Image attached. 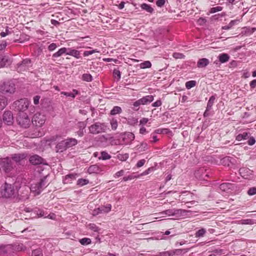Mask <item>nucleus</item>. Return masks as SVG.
Listing matches in <instances>:
<instances>
[{
    "label": "nucleus",
    "instance_id": "obj_51",
    "mask_svg": "<svg viewBox=\"0 0 256 256\" xmlns=\"http://www.w3.org/2000/svg\"><path fill=\"white\" fill-rule=\"evenodd\" d=\"M152 170H153V168H149L148 170H146L145 171H144V172L141 173L138 176H140V178L142 176H146V175L149 174Z\"/></svg>",
    "mask_w": 256,
    "mask_h": 256
},
{
    "label": "nucleus",
    "instance_id": "obj_52",
    "mask_svg": "<svg viewBox=\"0 0 256 256\" xmlns=\"http://www.w3.org/2000/svg\"><path fill=\"white\" fill-rule=\"evenodd\" d=\"M98 52V51L96 49L92 50H90V51H85L84 52V56H88L89 55H90V54H94L95 52Z\"/></svg>",
    "mask_w": 256,
    "mask_h": 256
},
{
    "label": "nucleus",
    "instance_id": "obj_63",
    "mask_svg": "<svg viewBox=\"0 0 256 256\" xmlns=\"http://www.w3.org/2000/svg\"><path fill=\"white\" fill-rule=\"evenodd\" d=\"M32 256H42V254L38 250H34L32 252Z\"/></svg>",
    "mask_w": 256,
    "mask_h": 256
},
{
    "label": "nucleus",
    "instance_id": "obj_37",
    "mask_svg": "<svg viewBox=\"0 0 256 256\" xmlns=\"http://www.w3.org/2000/svg\"><path fill=\"white\" fill-rule=\"evenodd\" d=\"M91 240L89 238H84L80 240V242L82 245H88L91 243Z\"/></svg>",
    "mask_w": 256,
    "mask_h": 256
},
{
    "label": "nucleus",
    "instance_id": "obj_28",
    "mask_svg": "<svg viewBox=\"0 0 256 256\" xmlns=\"http://www.w3.org/2000/svg\"><path fill=\"white\" fill-rule=\"evenodd\" d=\"M7 104V100L5 97L0 95V110H3Z\"/></svg>",
    "mask_w": 256,
    "mask_h": 256
},
{
    "label": "nucleus",
    "instance_id": "obj_62",
    "mask_svg": "<svg viewBox=\"0 0 256 256\" xmlns=\"http://www.w3.org/2000/svg\"><path fill=\"white\" fill-rule=\"evenodd\" d=\"M210 110H211V109L208 110V108H206V110L204 113V118L208 117L212 114Z\"/></svg>",
    "mask_w": 256,
    "mask_h": 256
},
{
    "label": "nucleus",
    "instance_id": "obj_29",
    "mask_svg": "<svg viewBox=\"0 0 256 256\" xmlns=\"http://www.w3.org/2000/svg\"><path fill=\"white\" fill-rule=\"evenodd\" d=\"M216 100V96H212L210 97L206 106V108L208 109H212V106Z\"/></svg>",
    "mask_w": 256,
    "mask_h": 256
},
{
    "label": "nucleus",
    "instance_id": "obj_31",
    "mask_svg": "<svg viewBox=\"0 0 256 256\" xmlns=\"http://www.w3.org/2000/svg\"><path fill=\"white\" fill-rule=\"evenodd\" d=\"M138 150L140 152L146 150L148 148V146L146 142H142L140 145L137 146Z\"/></svg>",
    "mask_w": 256,
    "mask_h": 256
},
{
    "label": "nucleus",
    "instance_id": "obj_22",
    "mask_svg": "<svg viewBox=\"0 0 256 256\" xmlns=\"http://www.w3.org/2000/svg\"><path fill=\"white\" fill-rule=\"evenodd\" d=\"M218 60L222 63H224L229 60L230 56L227 54H221L218 56Z\"/></svg>",
    "mask_w": 256,
    "mask_h": 256
},
{
    "label": "nucleus",
    "instance_id": "obj_42",
    "mask_svg": "<svg viewBox=\"0 0 256 256\" xmlns=\"http://www.w3.org/2000/svg\"><path fill=\"white\" fill-rule=\"evenodd\" d=\"M98 170V166L96 165H92L88 168L89 173L96 172Z\"/></svg>",
    "mask_w": 256,
    "mask_h": 256
},
{
    "label": "nucleus",
    "instance_id": "obj_55",
    "mask_svg": "<svg viewBox=\"0 0 256 256\" xmlns=\"http://www.w3.org/2000/svg\"><path fill=\"white\" fill-rule=\"evenodd\" d=\"M148 118H142L140 121V125L144 126L148 123Z\"/></svg>",
    "mask_w": 256,
    "mask_h": 256
},
{
    "label": "nucleus",
    "instance_id": "obj_9",
    "mask_svg": "<svg viewBox=\"0 0 256 256\" xmlns=\"http://www.w3.org/2000/svg\"><path fill=\"white\" fill-rule=\"evenodd\" d=\"M240 175L245 179H252L253 177V171L246 168H242L239 170Z\"/></svg>",
    "mask_w": 256,
    "mask_h": 256
},
{
    "label": "nucleus",
    "instance_id": "obj_24",
    "mask_svg": "<svg viewBox=\"0 0 256 256\" xmlns=\"http://www.w3.org/2000/svg\"><path fill=\"white\" fill-rule=\"evenodd\" d=\"M140 6L142 10H146L148 12L152 13L154 11L153 8H152L150 5L146 4H140Z\"/></svg>",
    "mask_w": 256,
    "mask_h": 256
},
{
    "label": "nucleus",
    "instance_id": "obj_25",
    "mask_svg": "<svg viewBox=\"0 0 256 256\" xmlns=\"http://www.w3.org/2000/svg\"><path fill=\"white\" fill-rule=\"evenodd\" d=\"M67 52V48H60L57 52H55L53 54L52 56L54 58H57L61 56L64 54H66Z\"/></svg>",
    "mask_w": 256,
    "mask_h": 256
},
{
    "label": "nucleus",
    "instance_id": "obj_58",
    "mask_svg": "<svg viewBox=\"0 0 256 256\" xmlns=\"http://www.w3.org/2000/svg\"><path fill=\"white\" fill-rule=\"evenodd\" d=\"M124 171L122 170L116 172L114 175V177L115 178H118L120 176H123L124 174Z\"/></svg>",
    "mask_w": 256,
    "mask_h": 256
},
{
    "label": "nucleus",
    "instance_id": "obj_21",
    "mask_svg": "<svg viewBox=\"0 0 256 256\" xmlns=\"http://www.w3.org/2000/svg\"><path fill=\"white\" fill-rule=\"evenodd\" d=\"M66 143L67 148L76 145L78 144V140L76 138H69L64 140Z\"/></svg>",
    "mask_w": 256,
    "mask_h": 256
},
{
    "label": "nucleus",
    "instance_id": "obj_35",
    "mask_svg": "<svg viewBox=\"0 0 256 256\" xmlns=\"http://www.w3.org/2000/svg\"><path fill=\"white\" fill-rule=\"evenodd\" d=\"M196 85V82L195 80H190L186 83V87L188 89H190L194 87Z\"/></svg>",
    "mask_w": 256,
    "mask_h": 256
},
{
    "label": "nucleus",
    "instance_id": "obj_10",
    "mask_svg": "<svg viewBox=\"0 0 256 256\" xmlns=\"http://www.w3.org/2000/svg\"><path fill=\"white\" fill-rule=\"evenodd\" d=\"M182 210L180 209H169L161 212V218L168 216H173L181 214Z\"/></svg>",
    "mask_w": 256,
    "mask_h": 256
},
{
    "label": "nucleus",
    "instance_id": "obj_30",
    "mask_svg": "<svg viewBox=\"0 0 256 256\" xmlns=\"http://www.w3.org/2000/svg\"><path fill=\"white\" fill-rule=\"evenodd\" d=\"M240 223L243 224H254L256 223V220L252 219H244L240 220Z\"/></svg>",
    "mask_w": 256,
    "mask_h": 256
},
{
    "label": "nucleus",
    "instance_id": "obj_19",
    "mask_svg": "<svg viewBox=\"0 0 256 256\" xmlns=\"http://www.w3.org/2000/svg\"><path fill=\"white\" fill-rule=\"evenodd\" d=\"M209 60L206 58H202L198 60L197 66L199 68H204L209 64Z\"/></svg>",
    "mask_w": 256,
    "mask_h": 256
},
{
    "label": "nucleus",
    "instance_id": "obj_48",
    "mask_svg": "<svg viewBox=\"0 0 256 256\" xmlns=\"http://www.w3.org/2000/svg\"><path fill=\"white\" fill-rule=\"evenodd\" d=\"M113 74L114 78H117L118 80L120 79L121 74L120 71L118 69H114Z\"/></svg>",
    "mask_w": 256,
    "mask_h": 256
},
{
    "label": "nucleus",
    "instance_id": "obj_14",
    "mask_svg": "<svg viewBox=\"0 0 256 256\" xmlns=\"http://www.w3.org/2000/svg\"><path fill=\"white\" fill-rule=\"evenodd\" d=\"M31 62L29 59H25L23 60L20 64H18V70L20 71L26 70L28 67L30 66Z\"/></svg>",
    "mask_w": 256,
    "mask_h": 256
},
{
    "label": "nucleus",
    "instance_id": "obj_33",
    "mask_svg": "<svg viewBox=\"0 0 256 256\" xmlns=\"http://www.w3.org/2000/svg\"><path fill=\"white\" fill-rule=\"evenodd\" d=\"M101 156L99 158V159H102V160H106L110 158L111 156L106 152H102L100 153Z\"/></svg>",
    "mask_w": 256,
    "mask_h": 256
},
{
    "label": "nucleus",
    "instance_id": "obj_2",
    "mask_svg": "<svg viewBox=\"0 0 256 256\" xmlns=\"http://www.w3.org/2000/svg\"><path fill=\"white\" fill-rule=\"evenodd\" d=\"M2 195L3 197L9 198L12 197L16 194V190L13 185L5 182L4 185L2 186Z\"/></svg>",
    "mask_w": 256,
    "mask_h": 256
},
{
    "label": "nucleus",
    "instance_id": "obj_3",
    "mask_svg": "<svg viewBox=\"0 0 256 256\" xmlns=\"http://www.w3.org/2000/svg\"><path fill=\"white\" fill-rule=\"evenodd\" d=\"M17 122L22 127L26 128L29 127L32 120L26 112H20L17 118Z\"/></svg>",
    "mask_w": 256,
    "mask_h": 256
},
{
    "label": "nucleus",
    "instance_id": "obj_64",
    "mask_svg": "<svg viewBox=\"0 0 256 256\" xmlns=\"http://www.w3.org/2000/svg\"><path fill=\"white\" fill-rule=\"evenodd\" d=\"M250 88L254 89L256 87V79L252 80L250 83Z\"/></svg>",
    "mask_w": 256,
    "mask_h": 256
},
{
    "label": "nucleus",
    "instance_id": "obj_56",
    "mask_svg": "<svg viewBox=\"0 0 256 256\" xmlns=\"http://www.w3.org/2000/svg\"><path fill=\"white\" fill-rule=\"evenodd\" d=\"M7 45L6 42L4 40L0 41V51L4 50Z\"/></svg>",
    "mask_w": 256,
    "mask_h": 256
},
{
    "label": "nucleus",
    "instance_id": "obj_12",
    "mask_svg": "<svg viewBox=\"0 0 256 256\" xmlns=\"http://www.w3.org/2000/svg\"><path fill=\"white\" fill-rule=\"evenodd\" d=\"M111 209L112 205L110 204H106V206L95 209L94 211V214L98 215L102 213H108L111 210Z\"/></svg>",
    "mask_w": 256,
    "mask_h": 256
},
{
    "label": "nucleus",
    "instance_id": "obj_38",
    "mask_svg": "<svg viewBox=\"0 0 256 256\" xmlns=\"http://www.w3.org/2000/svg\"><path fill=\"white\" fill-rule=\"evenodd\" d=\"M8 61V58L6 56H0V68L4 67Z\"/></svg>",
    "mask_w": 256,
    "mask_h": 256
},
{
    "label": "nucleus",
    "instance_id": "obj_8",
    "mask_svg": "<svg viewBox=\"0 0 256 256\" xmlns=\"http://www.w3.org/2000/svg\"><path fill=\"white\" fill-rule=\"evenodd\" d=\"M0 164L6 173H8L13 169L12 161L8 158L2 160Z\"/></svg>",
    "mask_w": 256,
    "mask_h": 256
},
{
    "label": "nucleus",
    "instance_id": "obj_39",
    "mask_svg": "<svg viewBox=\"0 0 256 256\" xmlns=\"http://www.w3.org/2000/svg\"><path fill=\"white\" fill-rule=\"evenodd\" d=\"M82 79L86 82H91L92 80V77L89 74H84L82 76Z\"/></svg>",
    "mask_w": 256,
    "mask_h": 256
},
{
    "label": "nucleus",
    "instance_id": "obj_15",
    "mask_svg": "<svg viewBox=\"0 0 256 256\" xmlns=\"http://www.w3.org/2000/svg\"><path fill=\"white\" fill-rule=\"evenodd\" d=\"M134 139V135L132 132H128L123 134L122 140L126 144L130 143Z\"/></svg>",
    "mask_w": 256,
    "mask_h": 256
},
{
    "label": "nucleus",
    "instance_id": "obj_36",
    "mask_svg": "<svg viewBox=\"0 0 256 256\" xmlns=\"http://www.w3.org/2000/svg\"><path fill=\"white\" fill-rule=\"evenodd\" d=\"M88 182L89 181L88 180L84 178H80L77 181L78 185H79L80 186H84V185H86L88 184Z\"/></svg>",
    "mask_w": 256,
    "mask_h": 256
},
{
    "label": "nucleus",
    "instance_id": "obj_11",
    "mask_svg": "<svg viewBox=\"0 0 256 256\" xmlns=\"http://www.w3.org/2000/svg\"><path fill=\"white\" fill-rule=\"evenodd\" d=\"M4 122L10 126L13 124L14 118L12 113L10 111L5 112L3 115Z\"/></svg>",
    "mask_w": 256,
    "mask_h": 256
},
{
    "label": "nucleus",
    "instance_id": "obj_16",
    "mask_svg": "<svg viewBox=\"0 0 256 256\" xmlns=\"http://www.w3.org/2000/svg\"><path fill=\"white\" fill-rule=\"evenodd\" d=\"M43 160H44L42 157L36 154L33 155L30 158V162L34 165L42 164Z\"/></svg>",
    "mask_w": 256,
    "mask_h": 256
},
{
    "label": "nucleus",
    "instance_id": "obj_7",
    "mask_svg": "<svg viewBox=\"0 0 256 256\" xmlns=\"http://www.w3.org/2000/svg\"><path fill=\"white\" fill-rule=\"evenodd\" d=\"M0 90L4 94H13L15 92L14 85L10 82H4L0 86Z\"/></svg>",
    "mask_w": 256,
    "mask_h": 256
},
{
    "label": "nucleus",
    "instance_id": "obj_23",
    "mask_svg": "<svg viewBox=\"0 0 256 256\" xmlns=\"http://www.w3.org/2000/svg\"><path fill=\"white\" fill-rule=\"evenodd\" d=\"M24 158L25 155L24 154H15L12 157V160L16 162H20Z\"/></svg>",
    "mask_w": 256,
    "mask_h": 256
},
{
    "label": "nucleus",
    "instance_id": "obj_18",
    "mask_svg": "<svg viewBox=\"0 0 256 256\" xmlns=\"http://www.w3.org/2000/svg\"><path fill=\"white\" fill-rule=\"evenodd\" d=\"M66 54L72 56L76 58H80V52L78 50L71 48H67Z\"/></svg>",
    "mask_w": 256,
    "mask_h": 256
},
{
    "label": "nucleus",
    "instance_id": "obj_1",
    "mask_svg": "<svg viewBox=\"0 0 256 256\" xmlns=\"http://www.w3.org/2000/svg\"><path fill=\"white\" fill-rule=\"evenodd\" d=\"M46 180V176H45L41 178L39 182L31 184L30 188V191L34 196L40 194L44 190V188H46L48 186V182Z\"/></svg>",
    "mask_w": 256,
    "mask_h": 256
},
{
    "label": "nucleus",
    "instance_id": "obj_34",
    "mask_svg": "<svg viewBox=\"0 0 256 256\" xmlns=\"http://www.w3.org/2000/svg\"><path fill=\"white\" fill-rule=\"evenodd\" d=\"M206 233V230L204 228H202L196 232L195 234V236L196 238L202 237Z\"/></svg>",
    "mask_w": 256,
    "mask_h": 256
},
{
    "label": "nucleus",
    "instance_id": "obj_50",
    "mask_svg": "<svg viewBox=\"0 0 256 256\" xmlns=\"http://www.w3.org/2000/svg\"><path fill=\"white\" fill-rule=\"evenodd\" d=\"M88 227L89 229L94 230V232H98V228L94 224H90L88 226Z\"/></svg>",
    "mask_w": 256,
    "mask_h": 256
},
{
    "label": "nucleus",
    "instance_id": "obj_46",
    "mask_svg": "<svg viewBox=\"0 0 256 256\" xmlns=\"http://www.w3.org/2000/svg\"><path fill=\"white\" fill-rule=\"evenodd\" d=\"M222 10V8L220 6L212 8L210 10V13H215L221 11Z\"/></svg>",
    "mask_w": 256,
    "mask_h": 256
},
{
    "label": "nucleus",
    "instance_id": "obj_40",
    "mask_svg": "<svg viewBox=\"0 0 256 256\" xmlns=\"http://www.w3.org/2000/svg\"><path fill=\"white\" fill-rule=\"evenodd\" d=\"M230 184L229 183H223L220 186V188L223 190L226 191L230 188Z\"/></svg>",
    "mask_w": 256,
    "mask_h": 256
},
{
    "label": "nucleus",
    "instance_id": "obj_26",
    "mask_svg": "<svg viewBox=\"0 0 256 256\" xmlns=\"http://www.w3.org/2000/svg\"><path fill=\"white\" fill-rule=\"evenodd\" d=\"M249 134L244 132L242 134H240L236 136V140L238 141H241L242 140H246L248 137Z\"/></svg>",
    "mask_w": 256,
    "mask_h": 256
},
{
    "label": "nucleus",
    "instance_id": "obj_17",
    "mask_svg": "<svg viewBox=\"0 0 256 256\" xmlns=\"http://www.w3.org/2000/svg\"><path fill=\"white\" fill-rule=\"evenodd\" d=\"M66 143L65 140H62L58 142L56 146V150L57 152H62L66 150L67 149V147L66 146Z\"/></svg>",
    "mask_w": 256,
    "mask_h": 256
},
{
    "label": "nucleus",
    "instance_id": "obj_27",
    "mask_svg": "<svg viewBox=\"0 0 256 256\" xmlns=\"http://www.w3.org/2000/svg\"><path fill=\"white\" fill-rule=\"evenodd\" d=\"M122 112V110L120 107L118 106H114L112 109L110 110V114L112 116L119 114Z\"/></svg>",
    "mask_w": 256,
    "mask_h": 256
},
{
    "label": "nucleus",
    "instance_id": "obj_44",
    "mask_svg": "<svg viewBox=\"0 0 256 256\" xmlns=\"http://www.w3.org/2000/svg\"><path fill=\"white\" fill-rule=\"evenodd\" d=\"M236 22V20H232L228 25L223 26L222 29L226 30L230 29L234 25Z\"/></svg>",
    "mask_w": 256,
    "mask_h": 256
},
{
    "label": "nucleus",
    "instance_id": "obj_60",
    "mask_svg": "<svg viewBox=\"0 0 256 256\" xmlns=\"http://www.w3.org/2000/svg\"><path fill=\"white\" fill-rule=\"evenodd\" d=\"M56 47H57V46L55 43H52L48 46V50L50 51H53L56 48Z\"/></svg>",
    "mask_w": 256,
    "mask_h": 256
},
{
    "label": "nucleus",
    "instance_id": "obj_32",
    "mask_svg": "<svg viewBox=\"0 0 256 256\" xmlns=\"http://www.w3.org/2000/svg\"><path fill=\"white\" fill-rule=\"evenodd\" d=\"M232 159V158L230 157H229V156H226V157H224V158L222 160H221V162H222V163L224 165V166H229L230 164L232 163L231 162V160Z\"/></svg>",
    "mask_w": 256,
    "mask_h": 256
},
{
    "label": "nucleus",
    "instance_id": "obj_61",
    "mask_svg": "<svg viewBox=\"0 0 256 256\" xmlns=\"http://www.w3.org/2000/svg\"><path fill=\"white\" fill-rule=\"evenodd\" d=\"M244 28L246 29L245 33L246 34H252L256 30V28Z\"/></svg>",
    "mask_w": 256,
    "mask_h": 256
},
{
    "label": "nucleus",
    "instance_id": "obj_43",
    "mask_svg": "<svg viewBox=\"0 0 256 256\" xmlns=\"http://www.w3.org/2000/svg\"><path fill=\"white\" fill-rule=\"evenodd\" d=\"M110 125H111V127H112V130H116V128H117V127H118V121L115 118H112L111 120H110Z\"/></svg>",
    "mask_w": 256,
    "mask_h": 256
},
{
    "label": "nucleus",
    "instance_id": "obj_57",
    "mask_svg": "<svg viewBox=\"0 0 256 256\" xmlns=\"http://www.w3.org/2000/svg\"><path fill=\"white\" fill-rule=\"evenodd\" d=\"M146 162V160L144 159L138 160L136 164L138 168H140Z\"/></svg>",
    "mask_w": 256,
    "mask_h": 256
},
{
    "label": "nucleus",
    "instance_id": "obj_59",
    "mask_svg": "<svg viewBox=\"0 0 256 256\" xmlns=\"http://www.w3.org/2000/svg\"><path fill=\"white\" fill-rule=\"evenodd\" d=\"M174 252L172 251H167L163 252H161V256H172Z\"/></svg>",
    "mask_w": 256,
    "mask_h": 256
},
{
    "label": "nucleus",
    "instance_id": "obj_54",
    "mask_svg": "<svg viewBox=\"0 0 256 256\" xmlns=\"http://www.w3.org/2000/svg\"><path fill=\"white\" fill-rule=\"evenodd\" d=\"M140 178L139 176H134L130 175V176H128L124 177L123 178V180L124 181L126 182V181H128V180H132L134 179L135 178Z\"/></svg>",
    "mask_w": 256,
    "mask_h": 256
},
{
    "label": "nucleus",
    "instance_id": "obj_53",
    "mask_svg": "<svg viewBox=\"0 0 256 256\" xmlns=\"http://www.w3.org/2000/svg\"><path fill=\"white\" fill-rule=\"evenodd\" d=\"M46 214L44 212L41 210H38L36 212V214L38 217H44L46 218Z\"/></svg>",
    "mask_w": 256,
    "mask_h": 256
},
{
    "label": "nucleus",
    "instance_id": "obj_41",
    "mask_svg": "<svg viewBox=\"0 0 256 256\" xmlns=\"http://www.w3.org/2000/svg\"><path fill=\"white\" fill-rule=\"evenodd\" d=\"M152 64L149 61H145L140 64V68H149L151 66Z\"/></svg>",
    "mask_w": 256,
    "mask_h": 256
},
{
    "label": "nucleus",
    "instance_id": "obj_47",
    "mask_svg": "<svg viewBox=\"0 0 256 256\" xmlns=\"http://www.w3.org/2000/svg\"><path fill=\"white\" fill-rule=\"evenodd\" d=\"M173 56L176 59H182L184 58V56L182 54L179 52H174L173 54Z\"/></svg>",
    "mask_w": 256,
    "mask_h": 256
},
{
    "label": "nucleus",
    "instance_id": "obj_45",
    "mask_svg": "<svg viewBox=\"0 0 256 256\" xmlns=\"http://www.w3.org/2000/svg\"><path fill=\"white\" fill-rule=\"evenodd\" d=\"M188 250L186 249H176L174 251H172L174 252V254H176L177 255L181 254L182 252L186 253L188 252Z\"/></svg>",
    "mask_w": 256,
    "mask_h": 256
},
{
    "label": "nucleus",
    "instance_id": "obj_20",
    "mask_svg": "<svg viewBox=\"0 0 256 256\" xmlns=\"http://www.w3.org/2000/svg\"><path fill=\"white\" fill-rule=\"evenodd\" d=\"M152 96H147L139 99L140 104H147L153 100Z\"/></svg>",
    "mask_w": 256,
    "mask_h": 256
},
{
    "label": "nucleus",
    "instance_id": "obj_6",
    "mask_svg": "<svg viewBox=\"0 0 256 256\" xmlns=\"http://www.w3.org/2000/svg\"><path fill=\"white\" fill-rule=\"evenodd\" d=\"M45 121V116L40 113L35 114L32 120L33 124L39 127L42 126L44 124Z\"/></svg>",
    "mask_w": 256,
    "mask_h": 256
},
{
    "label": "nucleus",
    "instance_id": "obj_5",
    "mask_svg": "<svg viewBox=\"0 0 256 256\" xmlns=\"http://www.w3.org/2000/svg\"><path fill=\"white\" fill-rule=\"evenodd\" d=\"M30 101L26 98L20 99L19 100L14 102L16 108L20 112H24L27 110L30 104Z\"/></svg>",
    "mask_w": 256,
    "mask_h": 256
},
{
    "label": "nucleus",
    "instance_id": "obj_49",
    "mask_svg": "<svg viewBox=\"0 0 256 256\" xmlns=\"http://www.w3.org/2000/svg\"><path fill=\"white\" fill-rule=\"evenodd\" d=\"M248 194L250 196H253L256 194V188L252 187L250 188L248 191Z\"/></svg>",
    "mask_w": 256,
    "mask_h": 256
},
{
    "label": "nucleus",
    "instance_id": "obj_13",
    "mask_svg": "<svg viewBox=\"0 0 256 256\" xmlns=\"http://www.w3.org/2000/svg\"><path fill=\"white\" fill-rule=\"evenodd\" d=\"M194 174L196 178L202 180H206V178L208 177V174L206 173V170L204 168H200L196 170Z\"/></svg>",
    "mask_w": 256,
    "mask_h": 256
},
{
    "label": "nucleus",
    "instance_id": "obj_4",
    "mask_svg": "<svg viewBox=\"0 0 256 256\" xmlns=\"http://www.w3.org/2000/svg\"><path fill=\"white\" fill-rule=\"evenodd\" d=\"M88 128L90 133L96 134L104 132L106 129V126L104 123L98 122L91 125Z\"/></svg>",
    "mask_w": 256,
    "mask_h": 256
}]
</instances>
